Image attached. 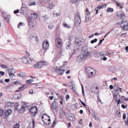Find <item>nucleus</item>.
Wrapping results in <instances>:
<instances>
[{"label": "nucleus", "instance_id": "nucleus-51", "mask_svg": "<svg viewBox=\"0 0 128 128\" xmlns=\"http://www.w3.org/2000/svg\"><path fill=\"white\" fill-rule=\"evenodd\" d=\"M92 116V117L95 119V120H96V116L94 114V113H92L91 114Z\"/></svg>", "mask_w": 128, "mask_h": 128}, {"label": "nucleus", "instance_id": "nucleus-8", "mask_svg": "<svg viewBox=\"0 0 128 128\" xmlns=\"http://www.w3.org/2000/svg\"><path fill=\"white\" fill-rule=\"evenodd\" d=\"M49 46V44L48 40H44L42 44V46L44 49L45 50H48Z\"/></svg>", "mask_w": 128, "mask_h": 128}, {"label": "nucleus", "instance_id": "nucleus-59", "mask_svg": "<svg viewBox=\"0 0 128 128\" xmlns=\"http://www.w3.org/2000/svg\"><path fill=\"white\" fill-rule=\"evenodd\" d=\"M43 2L45 3H48L50 2V0H43Z\"/></svg>", "mask_w": 128, "mask_h": 128}, {"label": "nucleus", "instance_id": "nucleus-54", "mask_svg": "<svg viewBox=\"0 0 128 128\" xmlns=\"http://www.w3.org/2000/svg\"><path fill=\"white\" fill-rule=\"evenodd\" d=\"M115 102L117 103V104L118 105L120 103L121 100L120 99H118Z\"/></svg>", "mask_w": 128, "mask_h": 128}, {"label": "nucleus", "instance_id": "nucleus-39", "mask_svg": "<svg viewBox=\"0 0 128 128\" xmlns=\"http://www.w3.org/2000/svg\"><path fill=\"white\" fill-rule=\"evenodd\" d=\"M8 72H10V73H12V72H15V70L13 68H10V69L7 70Z\"/></svg>", "mask_w": 128, "mask_h": 128}, {"label": "nucleus", "instance_id": "nucleus-63", "mask_svg": "<svg viewBox=\"0 0 128 128\" xmlns=\"http://www.w3.org/2000/svg\"><path fill=\"white\" fill-rule=\"evenodd\" d=\"M106 54H105L104 53V52H101L100 53V54L102 56H105Z\"/></svg>", "mask_w": 128, "mask_h": 128}, {"label": "nucleus", "instance_id": "nucleus-1", "mask_svg": "<svg viewBox=\"0 0 128 128\" xmlns=\"http://www.w3.org/2000/svg\"><path fill=\"white\" fill-rule=\"evenodd\" d=\"M18 104L19 103H16V105L15 106V109L18 110L20 113L22 114L26 108V104L24 102H22L21 105H20Z\"/></svg>", "mask_w": 128, "mask_h": 128}, {"label": "nucleus", "instance_id": "nucleus-64", "mask_svg": "<svg viewBox=\"0 0 128 128\" xmlns=\"http://www.w3.org/2000/svg\"><path fill=\"white\" fill-rule=\"evenodd\" d=\"M126 115L125 114L123 113V118L124 120L126 118Z\"/></svg>", "mask_w": 128, "mask_h": 128}, {"label": "nucleus", "instance_id": "nucleus-61", "mask_svg": "<svg viewBox=\"0 0 128 128\" xmlns=\"http://www.w3.org/2000/svg\"><path fill=\"white\" fill-rule=\"evenodd\" d=\"M53 15L54 16H59V14H58L57 13H53Z\"/></svg>", "mask_w": 128, "mask_h": 128}, {"label": "nucleus", "instance_id": "nucleus-13", "mask_svg": "<svg viewBox=\"0 0 128 128\" xmlns=\"http://www.w3.org/2000/svg\"><path fill=\"white\" fill-rule=\"evenodd\" d=\"M12 112V110L11 109H8L5 111L4 114L5 116H8L11 115Z\"/></svg>", "mask_w": 128, "mask_h": 128}, {"label": "nucleus", "instance_id": "nucleus-2", "mask_svg": "<svg viewBox=\"0 0 128 128\" xmlns=\"http://www.w3.org/2000/svg\"><path fill=\"white\" fill-rule=\"evenodd\" d=\"M74 24L76 26L80 25L81 22L80 16L79 13H76L74 17Z\"/></svg>", "mask_w": 128, "mask_h": 128}, {"label": "nucleus", "instance_id": "nucleus-42", "mask_svg": "<svg viewBox=\"0 0 128 128\" xmlns=\"http://www.w3.org/2000/svg\"><path fill=\"white\" fill-rule=\"evenodd\" d=\"M97 40H98L97 38H95L93 40H91L90 41V43L92 44H93L94 43L96 42L97 41Z\"/></svg>", "mask_w": 128, "mask_h": 128}, {"label": "nucleus", "instance_id": "nucleus-46", "mask_svg": "<svg viewBox=\"0 0 128 128\" xmlns=\"http://www.w3.org/2000/svg\"><path fill=\"white\" fill-rule=\"evenodd\" d=\"M0 66L2 68H7V66L4 64H2Z\"/></svg>", "mask_w": 128, "mask_h": 128}, {"label": "nucleus", "instance_id": "nucleus-7", "mask_svg": "<svg viewBox=\"0 0 128 128\" xmlns=\"http://www.w3.org/2000/svg\"><path fill=\"white\" fill-rule=\"evenodd\" d=\"M22 90H16V91L19 92L17 94H15L13 95V96L14 98L17 99H20L21 96V94L20 91H22Z\"/></svg>", "mask_w": 128, "mask_h": 128}, {"label": "nucleus", "instance_id": "nucleus-53", "mask_svg": "<svg viewBox=\"0 0 128 128\" xmlns=\"http://www.w3.org/2000/svg\"><path fill=\"white\" fill-rule=\"evenodd\" d=\"M27 8L26 5L25 4H22L21 8Z\"/></svg>", "mask_w": 128, "mask_h": 128}, {"label": "nucleus", "instance_id": "nucleus-50", "mask_svg": "<svg viewBox=\"0 0 128 128\" xmlns=\"http://www.w3.org/2000/svg\"><path fill=\"white\" fill-rule=\"evenodd\" d=\"M53 27V25L52 24H50L48 26V28L50 29H52Z\"/></svg>", "mask_w": 128, "mask_h": 128}, {"label": "nucleus", "instance_id": "nucleus-49", "mask_svg": "<svg viewBox=\"0 0 128 128\" xmlns=\"http://www.w3.org/2000/svg\"><path fill=\"white\" fill-rule=\"evenodd\" d=\"M3 110L2 109H0V116H2L3 114Z\"/></svg>", "mask_w": 128, "mask_h": 128}, {"label": "nucleus", "instance_id": "nucleus-57", "mask_svg": "<svg viewBox=\"0 0 128 128\" xmlns=\"http://www.w3.org/2000/svg\"><path fill=\"white\" fill-rule=\"evenodd\" d=\"M46 20H47L49 18L47 15H45V16H44L43 17Z\"/></svg>", "mask_w": 128, "mask_h": 128}, {"label": "nucleus", "instance_id": "nucleus-10", "mask_svg": "<svg viewBox=\"0 0 128 128\" xmlns=\"http://www.w3.org/2000/svg\"><path fill=\"white\" fill-rule=\"evenodd\" d=\"M66 115L68 116L67 117L68 119H69L71 121H74L75 120L74 116V114L70 113H68Z\"/></svg>", "mask_w": 128, "mask_h": 128}, {"label": "nucleus", "instance_id": "nucleus-27", "mask_svg": "<svg viewBox=\"0 0 128 128\" xmlns=\"http://www.w3.org/2000/svg\"><path fill=\"white\" fill-rule=\"evenodd\" d=\"M26 76V74L24 72H20L18 74V76L20 77H24Z\"/></svg>", "mask_w": 128, "mask_h": 128}, {"label": "nucleus", "instance_id": "nucleus-16", "mask_svg": "<svg viewBox=\"0 0 128 128\" xmlns=\"http://www.w3.org/2000/svg\"><path fill=\"white\" fill-rule=\"evenodd\" d=\"M5 20L7 22H8L9 21V20L10 18V16L9 15H4V14H2Z\"/></svg>", "mask_w": 128, "mask_h": 128}, {"label": "nucleus", "instance_id": "nucleus-11", "mask_svg": "<svg viewBox=\"0 0 128 128\" xmlns=\"http://www.w3.org/2000/svg\"><path fill=\"white\" fill-rule=\"evenodd\" d=\"M82 38L79 37L76 39L75 44L77 46H80L82 44Z\"/></svg>", "mask_w": 128, "mask_h": 128}, {"label": "nucleus", "instance_id": "nucleus-23", "mask_svg": "<svg viewBox=\"0 0 128 128\" xmlns=\"http://www.w3.org/2000/svg\"><path fill=\"white\" fill-rule=\"evenodd\" d=\"M119 90L117 89H116L113 91V95L117 96L120 97V95L119 94Z\"/></svg>", "mask_w": 128, "mask_h": 128}, {"label": "nucleus", "instance_id": "nucleus-41", "mask_svg": "<svg viewBox=\"0 0 128 128\" xmlns=\"http://www.w3.org/2000/svg\"><path fill=\"white\" fill-rule=\"evenodd\" d=\"M20 126V124H15L13 126V128H19Z\"/></svg>", "mask_w": 128, "mask_h": 128}, {"label": "nucleus", "instance_id": "nucleus-6", "mask_svg": "<svg viewBox=\"0 0 128 128\" xmlns=\"http://www.w3.org/2000/svg\"><path fill=\"white\" fill-rule=\"evenodd\" d=\"M55 44L58 48H60L62 44V40L59 38H56L55 40Z\"/></svg>", "mask_w": 128, "mask_h": 128}, {"label": "nucleus", "instance_id": "nucleus-24", "mask_svg": "<svg viewBox=\"0 0 128 128\" xmlns=\"http://www.w3.org/2000/svg\"><path fill=\"white\" fill-rule=\"evenodd\" d=\"M90 12H89V13H87L86 14V22L88 21L90 18Z\"/></svg>", "mask_w": 128, "mask_h": 128}, {"label": "nucleus", "instance_id": "nucleus-36", "mask_svg": "<svg viewBox=\"0 0 128 128\" xmlns=\"http://www.w3.org/2000/svg\"><path fill=\"white\" fill-rule=\"evenodd\" d=\"M69 84H70V87H74V84L73 81H71L70 82H69Z\"/></svg>", "mask_w": 128, "mask_h": 128}, {"label": "nucleus", "instance_id": "nucleus-15", "mask_svg": "<svg viewBox=\"0 0 128 128\" xmlns=\"http://www.w3.org/2000/svg\"><path fill=\"white\" fill-rule=\"evenodd\" d=\"M42 62H38L37 63L35 64L34 66V68H39L42 67V65L41 64Z\"/></svg>", "mask_w": 128, "mask_h": 128}, {"label": "nucleus", "instance_id": "nucleus-56", "mask_svg": "<svg viewBox=\"0 0 128 128\" xmlns=\"http://www.w3.org/2000/svg\"><path fill=\"white\" fill-rule=\"evenodd\" d=\"M80 101L82 104L84 106L86 107V105L83 102H82L80 100Z\"/></svg>", "mask_w": 128, "mask_h": 128}, {"label": "nucleus", "instance_id": "nucleus-20", "mask_svg": "<svg viewBox=\"0 0 128 128\" xmlns=\"http://www.w3.org/2000/svg\"><path fill=\"white\" fill-rule=\"evenodd\" d=\"M56 71L59 74H62L65 71V70L59 68H57Z\"/></svg>", "mask_w": 128, "mask_h": 128}, {"label": "nucleus", "instance_id": "nucleus-12", "mask_svg": "<svg viewBox=\"0 0 128 128\" xmlns=\"http://www.w3.org/2000/svg\"><path fill=\"white\" fill-rule=\"evenodd\" d=\"M27 20L29 26L34 24V23L35 21L34 20H33L32 18L30 17H28L27 18Z\"/></svg>", "mask_w": 128, "mask_h": 128}, {"label": "nucleus", "instance_id": "nucleus-30", "mask_svg": "<svg viewBox=\"0 0 128 128\" xmlns=\"http://www.w3.org/2000/svg\"><path fill=\"white\" fill-rule=\"evenodd\" d=\"M28 4L29 6H34L36 4V3L35 2H31L30 1L28 2Z\"/></svg>", "mask_w": 128, "mask_h": 128}, {"label": "nucleus", "instance_id": "nucleus-21", "mask_svg": "<svg viewBox=\"0 0 128 128\" xmlns=\"http://www.w3.org/2000/svg\"><path fill=\"white\" fill-rule=\"evenodd\" d=\"M20 11L21 13H24L26 14L28 12V8H21Z\"/></svg>", "mask_w": 128, "mask_h": 128}, {"label": "nucleus", "instance_id": "nucleus-5", "mask_svg": "<svg viewBox=\"0 0 128 128\" xmlns=\"http://www.w3.org/2000/svg\"><path fill=\"white\" fill-rule=\"evenodd\" d=\"M120 26L124 30H128V21H125L120 24Z\"/></svg>", "mask_w": 128, "mask_h": 128}, {"label": "nucleus", "instance_id": "nucleus-31", "mask_svg": "<svg viewBox=\"0 0 128 128\" xmlns=\"http://www.w3.org/2000/svg\"><path fill=\"white\" fill-rule=\"evenodd\" d=\"M106 11L108 12H112L114 11L113 9L111 8H107Z\"/></svg>", "mask_w": 128, "mask_h": 128}, {"label": "nucleus", "instance_id": "nucleus-62", "mask_svg": "<svg viewBox=\"0 0 128 128\" xmlns=\"http://www.w3.org/2000/svg\"><path fill=\"white\" fill-rule=\"evenodd\" d=\"M114 88H116L118 90L119 88V86L117 84L114 85Z\"/></svg>", "mask_w": 128, "mask_h": 128}, {"label": "nucleus", "instance_id": "nucleus-43", "mask_svg": "<svg viewBox=\"0 0 128 128\" xmlns=\"http://www.w3.org/2000/svg\"><path fill=\"white\" fill-rule=\"evenodd\" d=\"M54 6V4L52 3L48 5V7L50 8L51 9L53 8Z\"/></svg>", "mask_w": 128, "mask_h": 128}, {"label": "nucleus", "instance_id": "nucleus-44", "mask_svg": "<svg viewBox=\"0 0 128 128\" xmlns=\"http://www.w3.org/2000/svg\"><path fill=\"white\" fill-rule=\"evenodd\" d=\"M82 94L83 96L84 97V87L82 85Z\"/></svg>", "mask_w": 128, "mask_h": 128}, {"label": "nucleus", "instance_id": "nucleus-47", "mask_svg": "<svg viewBox=\"0 0 128 128\" xmlns=\"http://www.w3.org/2000/svg\"><path fill=\"white\" fill-rule=\"evenodd\" d=\"M34 112H30V114L32 116H34L35 115L36 113V112L34 113Z\"/></svg>", "mask_w": 128, "mask_h": 128}, {"label": "nucleus", "instance_id": "nucleus-18", "mask_svg": "<svg viewBox=\"0 0 128 128\" xmlns=\"http://www.w3.org/2000/svg\"><path fill=\"white\" fill-rule=\"evenodd\" d=\"M31 18L33 20H35L38 17V14L36 12H34L33 14H31Z\"/></svg>", "mask_w": 128, "mask_h": 128}, {"label": "nucleus", "instance_id": "nucleus-9", "mask_svg": "<svg viewBox=\"0 0 128 128\" xmlns=\"http://www.w3.org/2000/svg\"><path fill=\"white\" fill-rule=\"evenodd\" d=\"M87 58L84 57L82 54L77 57L76 58V60L78 62H80L86 59Z\"/></svg>", "mask_w": 128, "mask_h": 128}, {"label": "nucleus", "instance_id": "nucleus-26", "mask_svg": "<svg viewBox=\"0 0 128 128\" xmlns=\"http://www.w3.org/2000/svg\"><path fill=\"white\" fill-rule=\"evenodd\" d=\"M38 109L36 106H34L30 110V112H34V113L36 112V113H37Z\"/></svg>", "mask_w": 128, "mask_h": 128}, {"label": "nucleus", "instance_id": "nucleus-55", "mask_svg": "<svg viewBox=\"0 0 128 128\" xmlns=\"http://www.w3.org/2000/svg\"><path fill=\"white\" fill-rule=\"evenodd\" d=\"M100 6L102 8H104V7H106V4H104L102 5H100Z\"/></svg>", "mask_w": 128, "mask_h": 128}, {"label": "nucleus", "instance_id": "nucleus-17", "mask_svg": "<svg viewBox=\"0 0 128 128\" xmlns=\"http://www.w3.org/2000/svg\"><path fill=\"white\" fill-rule=\"evenodd\" d=\"M118 16L120 17L123 18L125 16V14L122 11H119L117 12Z\"/></svg>", "mask_w": 128, "mask_h": 128}, {"label": "nucleus", "instance_id": "nucleus-3", "mask_svg": "<svg viewBox=\"0 0 128 128\" xmlns=\"http://www.w3.org/2000/svg\"><path fill=\"white\" fill-rule=\"evenodd\" d=\"M94 70L91 67L87 66L86 67L85 72L86 75L88 77H90L93 76Z\"/></svg>", "mask_w": 128, "mask_h": 128}, {"label": "nucleus", "instance_id": "nucleus-28", "mask_svg": "<svg viewBox=\"0 0 128 128\" xmlns=\"http://www.w3.org/2000/svg\"><path fill=\"white\" fill-rule=\"evenodd\" d=\"M12 103L10 102H6V104L5 107H11L12 106Z\"/></svg>", "mask_w": 128, "mask_h": 128}, {"label": "nucleus", "instance_id": "nucleus-29", "mask_svg": "<svg viewBox=\"0 0 128 128\" xmlns=\"http://www.w3.org/2000/svg\"><path fill=\"white\" fill-rule=\"evenodd\" d=\"M8 74H9V77L11 79H12L14 78L15 76L13 73H10V74L8 73Z\"/></svg>", "mask_w": 128, "mask_h": 128}, {"label": "nucleus", "instance_id": "nucleus-25", "mask_svg": "<svg viewBox=\"0 0 128 128\" xmlns=\"http://www.w3.org/2000/svg\"><path fill=\"white\" fill-rule=\"evenodd\" d=\"M66 49H70L71 45V42L70 41H68L66 43Z\"/></svg>", "mask_w": 128, "mask_h": 128}, {"label": "nucleus", "instance_id": "nucleus-32", "mask_svg": "<svg viewBox=\"0 0 128 128\" xmlns=\"http://www.w3.org/2000/svg\"><path fill=\"white\" fill-rule=\"evenodd\" d=\"M79 52V50L78 48H76L75 49H74L73 52L72 53L73 54H76Z\"/></svg>", "mask_w": 128, "mask_h": 128}, {"label": "nucleus", "instance_id": "nucleus-40", "mask_svg": "<svg viewBox=\"0 0 128 128\" xmlns=\"http://www.w3.org/2000/svg\"><path fill=\"white\" fill-rule=\"evenodd\" d=\"M40 62H42L41 64L42 65V66L43 65L46 66V65L47 64V62H46L45 61H40Z\"/></svg>", "mask_w": 128, "mask_h": 128}, {"label": "nucleus", "instance_id": "nucleus-58", "mask_svg": "<svg viewBox=\"0 0 128 128\" xmlns=\"http://www.w3.org/2000/svg\"><path fill=\"white\" fill-rule=\"evenodd\" d=\"M19 10L18 9H17L16 10H14V14H16L19 12Z\"/></svg>", "mask_w": 128, "mask_h": 128}, {"label": "nucleus", "instance_id": "nucleus-22", "mask_svg": "<svg viewBox=\"0 0 128 128\" xmlns=\"http://www.w3.org/2000/svg\"><path fill=\"white\" fill-rule=\"evenodd\" d=\"M52 107V109L55 110L57 107V104L55 102H54L51 105Z\"/></svg>", "mask_w": 128, "mask_h": 128}, {"label": "nucleus", "instance_id": "nucleus-35", "mask_svg": "<svg viewBox=\"0 0 128 128\" xmlns=\"http://www.w3.org/2000/svg\"><path fill=\"white\" fill-rule=\"evenodd\" d=\"M12 84H21V82L19 80H16L15 81H14L12 82Z\"/></svg>", "mask_w": 128, "mask_h": 128}, {"label": "nucleus", "instance_id": "nucleus-60", "mask_svg": "<svg viewBox=\"0 0 128 128\" xmlns=\"http://www.w3.org/2000/svg\"><path fill=\"white\" fill-rule=\"evenodd\" d=\"M124 20L123 19H121L120 20V21L119 22V23L117 24H120H120L122 23V22H123Z\"/></svg>", "mask_w": 128, "mask_h": 128}, {"label": "nucleus", "instance_id": "nucleus-33", "mask_svg": "<svg viewBox=\"0 0 128 128\" xmlns=\"http://www.w3.org/2000/svg\"><path fill=\"white\" fill-rule=\"evenodd\" d=\"M25 24L24 23L22 22H20L18 24L17 26V27L19 28H20V26H24Z\"/></svg>", "mask_w": 128, "mask_h": 128}, {"label": "nucleus", "instance_id": "nucleus-38", "mask_svg": "<svg viewBox=\"0 0 128 128\" xmlns=\"http://www.w3.org/2000/svg\"><path fill=\"white\" fill-rule=\"evenodd\" d=\"M34 81L33 79H30L26 80V82L27 83L31 84Z\"/></svg>", "mask_w": 128, "mask_h": 128}, {"label": "nucleus", "instance_id": "nucleus-4", "mask_svg": "<svg viewBox=\"0 0 128 128\" xmlns=\"http://www.w3.org/2000/svg\"><path fill=\"white\" fill-rule=\"evenodd\" d=\"M82 54L84 56L86 57L87 58L88 56V54L89 53L88 49L87 47L86 46H84L82 48Z\"/></svg>", "mask_w": 128, "mask_h": 128}, {"label": "nucleus", "instance_id": "nucleus-52", "mask_svg": "<svg viewBox=\"0 0 128 128\" xmlns=\"http://www.w3.org/2000/svg\"><path fill=\"white\" fill-rule=\"evenodd\" d=\"M77 0H70V2L72 4L76 2Z\"/></svg>", "mask_w": 128, "mask_h": 128}, {"label": "nucleus", "instance_id": "nucleus-45", "mask_svg": "<svg viewBox=\"0 0 128 128\" xmlns=\"http://www.w3.org/2000/svg\"><path fill=\"white\" fill-rule=\"evenodd\" d=\"M74 36H69V40L68 41H70L71 42V41H72V40H73L74 39Z\"/></svg>", "mask_w": 128, "mask_h": 128}, {"label": "nucleus", "instance_id": "nucleus-19", "mask_svg": "<svg viewBox=\"0 0 128 128\" xmlns=\"http://www.w3.org/2000/svg\"><path fill=\"white\" fill-rule=\"evenodd\" d=\"M96 50H93L92 52H89L88 54V56L92 57L96 54Z\"/></svg>", "mask_w": 128, "mask_h": 128}, {"label": "nucleus", "instance_id": "nucleus-14", "mask_svg": "<svg viewBox=\"0 0 128 128\" xmlns=\"http://www.w3.org/2000/svg\"><path fill=\"white\" fill-rule=\"evenodd\" d=\"M21 60L24 64L30 63V61L28 58L24 57L21 59Z\"/></svg>", "mask_w": 128, "mask_h": 128}, {"label": "nucleus", "instance_id": "nucleus-48", "mask_svg": "<svg viewBox=\"0 0 128 128\" xmlns=\"http://www.w3.org/2000/svg\"><path fill=\"white\" fill-rule=\"evenodd\" d=\"M117 96H116L115 95H113V98L114 100L115 101L117 100Z\"/></svg>", "mask_w": 128, "mask_h": 128}, {"label": "nucleus", "instance_id": "nucleus-37", "mask_svg": "<svg viewBox=\"0 0 128 128\" xmlns=\"http://www.w3.org/2000/svg\"><path fill=\"white\" fill-rule=\"evenodd\" d=\"M120 113L119 112L118 110H116L115 112V114L117 116H120Z\"/></svg>", "mask_w": 128, "mask_h": 128}, {"label": "nucleus", "instance_id": "nucleus-34", "mask_svg": "<svg viewBox=\"0 0 128 128\" xmlns=\"http://www.w3.org/2000/svg\"><path fill=\"white\" fill-rule=\"evenodd\" d=\"M63 25L64 27L66 28H71L70 26H68V24L65 23H64L63 24Z\"/></svg>", "mask_w": 128, "mask_h": 128}]
</instances>
